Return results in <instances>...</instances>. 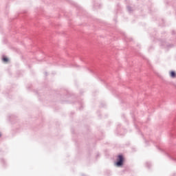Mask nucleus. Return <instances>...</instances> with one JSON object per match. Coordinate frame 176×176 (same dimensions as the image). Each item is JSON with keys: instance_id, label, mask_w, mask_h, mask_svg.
Returning <instances> with one entry per match:
<instances>
[{"instance_id": "nucleus-2", "label": "nucleus", "mask_w": 176, "mask_h": 176, "mask_svg": "<svg viewBox=\"0 0 176 176\" xmlns=\"http://www.w3.org/2000/svg\"><path fill=\"white\" fill-rule=\"evenodd\" d=\"M170 78H176V73L174 71H171L169 73Z\"/></svg>"}, {"instance_id": "nucleus-4", "label": "nucleus", "mask_w": 176, "mask_h": 176, "mask_svg": "<svg viewBox=\"0 0 176 176\" xmlns=\"http://www.w3.org/2000/svg\"><path fill=\"white\" fill-rule=\"evenodd\" d=\"M0 137H1V134H0Z\"/></svg>"}, {"instance_id": "nucleus-1", "label": "nucleus", "mask_w": 176, "mask_h": 176, "mask_svg": "<svg viewBox=\"0 0 176 176\" xmlns=\"http://www.w3.org/2000/svg\"><path fill=\"white\" fill-rule=\"evenodd\" d=\"M124 163V157L123 155H120L117 157V162L116 163V166L117 167H121V166Z\"/></svg>"}, {"instance_id": "nucleus-3", "label": "nucleus", "mask_w": 176, "mask_h": 176, "mask_svg": "<svg viewBox=\"0 0 176 176\" xmlns=\"http://www.w3.org/2000/svg\"><path fill=\"white\" fill-rule=\"evenodd\" d=\"M3 61H4V63H8V61H9V59H8V58H3Z\"/></svg>"}]
</instances>
